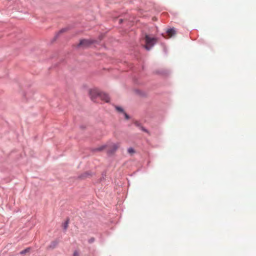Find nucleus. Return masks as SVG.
<instances>
[{
    "label": "nucleus",
    "mask_w": 256,
    "mask_h": 256,
    "mask_svg": "<svg viewBox=\"0 0 256 256\" xmlns=\"http://www.w3.org/2000/svg\"><path fill=\"white\" fill-rule=\"evenodd\" d=\"M68 28H63L62 29H61L56 34V36H54V38H53V41H55L57 38H58L59 36V35L62 34V33H63L65 32H66Z\"/></svg>",
    "instance_id": "obj_6"
},
{
    "label": "nucleus",
    "mask_w": 256,
    "mask_h": 256,
    "mask_svg": "<svg viewBox=\"0 0 256 256\" xmlns=\"http://www.w3.org/2000/svg\"><path fill=\"white\" fill-rule=\"evenodd\" d=\"M94 43V40H92L82 39L80 42V43L78 44V47H82L83 48H85L89 47L92 44Z\"/></svg>",
    "instance_id": "obj_3"
},
{
    "label": "nucleus",
    "mask_w": 256,
    "mask_h": 256,
    "mask_svg": "<svg viewBox=\"0 0 256 256\" xmlns=\"http://www.w3.org/2000/svg\"><path fill=\"white\" fill-rule=\"evenodd\" d=\"M118 144H114L107 150L106 152L108 156L112 155L118 150Z\"/></svg>",
    "instance_id": "obj_4"
},
{
    "label": "nucleus",
    "mask_w": 256,
    "mask_h": 256,
    "mask_svg": "<svg viewBox=\"0 0 256 256\" xmlns=\"http://www.w3.org/2000/svg\"><path fill=\"white\" fill-rule=\"evenodd\" d=\"M145 48L147 50H150L156 44L157 39L154 37H150L148 34L145 36Z\"/></svg>",
    "instance_id": "obj_2"
},
{
    "label": "nucleus",
    "mask_w": 256,
    "mask_h": 256,
    "mask_svg": "<svg viewBox=\"0 0 256 256\" xmlns=\"http://www.w3.org/2000/svg\"><path fill=\"white\" fill-rule=\"evenodd\" d=\"M89 94L92 100L97 102V99H100L106 102H110V97L106 93L100 92L97 88L91 89L89 92Z\"/></svg>",
    "instance_id": "obj_1"
},
{
    "label": "nucleus",
    "mask_w": 256,
    "mask_h": 256,
    "mask_svg": "<svg viewBox=\"0 0 256 256\" xmlns=\"http://www.w3.org/2000/svg\"><path fill=\"white\" fill-rule=\"evenodd\" d=\"M123 22V20L122 18H120L118 20V23L121 24Z\"/></svg>",
    "instance_id": "obj_19"
},
{
    "label": "nucleus",
    "mask_w": 256,
    "mask_h": 256,
    "mask_svg": "<svg viewBox=\"0 0 256 256\" xmlns=\"http://www.w3.org/2000/svg\"><path fill=\"white\" fill-rule=\"evenodd\" d=\"M128 152L130 154L134 153L135 152L134 150L132 148H128Z\"/></svg>",
    "instance_id": "obj_13"
},
{
    "label": "nucleus",
    "mask_w": 256,
    "mask_h": 256,
    "mask_svg": "<svg viewBox=\"0 0 256 256\" xmlns=\"http://www.w3.org/2000/svg\"><path fill=\"white\" fill-rule=\"evenodd\" d=\"M30 250V248H27L26 249H24V250H22L21 252H20V254H24L29 252Z\"/></svg>",
    "instance_id": "obj_11"
},
{
    "label": "nucleus",
    "mask_w": 256,
    "mask_h": 256,
    "mask_svg": "<svg viewBox=\"0 0 256 256\" xmlns=\"http://www.w3.org/2000/svg\"><path fill=\"white\" fill-rule=\"evenodd\" d=\"M92 173L90 172H86L78 176V178L80 179H84L85 178L90 176Z\"/></svg>",
    "instance_id": "obj_5"
},
{
    "label": "nucleus",
    "mask_w": 256,
    "mask_h": 256,
    "mask_svg": "<svg viewBox=\"0 0 256 256\" xmlns=\"http://www.w3.org/2000/svg\"><path fill=\"white\" fill-rule=\"evenodd\" d=\"M115 108L116 110L119 112H120V113H123L124 112V110L122 108L120 107V106H115Z\"/></svg>",
    "instance_id": "obj_10"
},
{
    "label": "nucleus",
    "mask_w": 256,
    "mask_h": 256,
    "mask_svg": "<svg viewBox=\"0 0 256 256\" xmlns=\"http://www.w3.org/2000/svg\"><path fill=\"white\" fill-rule=\"evenodd\" d=\"M106 146V145L102 146L98 148H94L93 150L94 152H100L104 150Z\"/></svg>",
    "instance_id": "obj_9"
},
{
    "label": "nucleus",
    "mask_w": 256,
    "mask_h": 256,
    "mask_svg": "<svg viewBox=\"0 0 256 256\" xmlns=\"http://www.w3.org/2000/svg\"><path fill=\"white\" fill-rule=\"evenodd\" d=\"M78 252L75 251L73 254V256H78Z\"/></svg>",
    "instance_id": "obj_18"
},
{
    "label": "nucleus",
    "mask_w": 256,
    "mask_h": 256,
    "mask_svg": "<svg viewBox=\"0 0 256 256\" xmlns=\"http://www.w3.org/2000/svg\"><path fill=\"white\" fill-rule=\"evenodd\" d=\"M122 114H124V116L126 120L130 119V116L125 112H123Z\"/></svg>",
    "instance_id": "obj_15"
},
{
    "label": "nucleus",
    "mask_w": 256,
    "mask_h": 256,
    "mask_svg": "<svg viewBox=\"0 0 256 256\" xmlns=\"http://www.w3.org/2000/svg\"><path fill=\"white\" fill-rule=\"evenodd\" d=\"M94 240L95 239L94 238H92L88 240V242L89 243L92 244L94 242Z\"/></svg>",
    "instance_id": "obj_17"
},
{
    "label": "nucleus",
    "mask_w": 256,
    "mask_h": 256,
    "mask_svg": "<svg viewBox=\"0 0 256 256\" xmlns=\"http://www.w3.org/2000/svg\"><path fill=\"white\" fill-rule=\"evenodd\" d=\"M140 129L142 130L143 132H144L146 133H148V131L147 129H146L145 128L143 127L142 126H140Z\"/></svg>",
    "instance_id": "obj_16"
},
{
    "label": "nucleus",
    "mask_w": 256,
    "mask_h": 256,
    "mask_svg": "<svg viewBox=\"0 0 256 256\" xmlns=\"http://www.w3.org/2000/svg\"><path fill=\"white\" fill-rule=\"evenodd\" d=\"M58 244V240H55L51 242L50 245L49 246V248H50L53 249L55 248L56 246Z\"/></svg>",
    "instance_id": "obj_7"
},
{
    "label": "nucleus",
    "mask_w": 256,
    "mask_h": 256,
    "mask_svg": "<svg viewBox=\"0 0 256 256\" xmlns=\"http://www.w3.org/2000/svg\"><path fill=\"white\" fill-rule=\"evenodd\" d=\"M166 32L168 34H172V35H173L174 34H176V30H175V29L172 28H168L166 30Z\"/></svg>",
    "instance_id": "obj_8"
},
{
    "label": "nucleus",
    "mask_w": 256,
    "mask_h": 256,
    "mask_svg": "<svg viewBox=\"0 0 256 256\" xmlns=\"http://www.w3.org/2000/svg\"><path fill=\"white\" fill-rule=\"evenodd\" d=\"M69 220H67L63 224V228L64 230H66L68 227Z\"/></svg>",
    "instance_id": "obj_12"
},
{
    "label": "nucleus",
    "mask_w": 256,
    "mask_h": 256,
    "mask_svg": "<svg viewBox=\"0 0 256 256\" xmlns=\"http://www.w3.org/2000/svg\"><path fill=\"white\" fill-rule=\"evenodd\" d=\"M134 125H135L136 126H137V127L139 128H140V126H142L141 125L140 123V122H138V121H136V122H134Z\"/></svg>",
    "instance_id": "obj_14"
}]
</instances>
